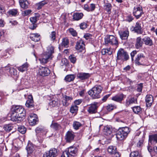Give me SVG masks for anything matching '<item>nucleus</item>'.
Masks as SVG:
<instances>
[{
    "instance_id": "obj_40",
    "label": "nucleus",
    "mask_w": 157,
    "mask_h": 157,
    "mask_svg": "<svg viewBox=\"0 0 157 157\" xmlns=\"http://www.w3.org/2000/svg\"><path fill=\"white\" fill-rule=\"evenodd\" d=\"M18 11L17 9H12L8 11V13L9 15L12 16H16L17 13Z\"/></svg>"
},
{
    "instance_id": "obj_48",
    "label": "nucleus",
    "mask_w": 157,
    "mask_h": 157,
    "mask_svg": "<svg viewBox=\"0 0 157 157\" xmlns=\"http://www.w3.org/2000/svg\"><path fill=\"white\" fill-rule=\"evenodd\" d=\"M69 33L74 36H76L77 35L76 31L73 29H69Z\"/></svg>"
},
{
    "instance_id": "obj_14",
    "label": "nucleus",
    "mask_w": 157,
    "mask_h": 157,
    "mask_svg": "<svg viewBox=\"0 0 157 157\" xmlns=\"http://www.w3.org/2000/svg\"><path fill=\"white\" fill-rule=\"evenodd\" d=\"M36 115L35 114H31L28 117V120L31 125H34L37 122V118L36 117Z\"/></svg>"
},
{
    "instance_id": "obj_41",
    "label": "nucleus",
    "mask_w": 157,
    "mask_h": 157,
    "mask_svg": "<svg viewBox=\"0 0 157 157\" xmlns=\"http://www.w3.org/2000/svg\"><path fill=\"white\" fill-rule=\"evenodd\" d=\"M116 108V105L110 104L107 105L106 107V109L107 110L109 111H110L113 110L114 109Z\"/></svg>"
},
{
    "instance_id": "obj_54",
    "label": "nucleus",
    "mask_w": 157,
    "mask_h": 157,
    "mask_svg": "<svg viewBox=\"0 0 157 157\" xmlns=\"http://www.w3.org/2000/svg\"><path fill=\"white\" fill-rule=\"evenodd\" d=\"M61 157H69V149L63 152Z\"/></svg>"
},
{
    "instance_id": "obj_6",
    "label": "nucleus",
    "mask_w": 157,
    "mask_h": 157,
    "mask_svg": "<svg viewBox=\"0 0 157 157\" xmlns=\"http://www.w3.org/2000/svg\"><path fill=\"white\" fill-rule=\"evenodd\" d=\"M105 42L106 44H110L117 45L118 44V41L117 38L112 35H107L105 38Z\"/></svg>"
},
{
    "instance_id": "obj_43",
    "label": "nucleus",
    "mask_w": 157,
    "mask_h": 157,
    "mask_svg": "<svg viewBox=\"0 0 157 157\" xmlns=\"http://www.w3.org/2000/svg\"><path fill=\"white\" fill-rule=\"evenodd\" d=\"M57 99L52 100L49 103V105L51 107H54L57 106L58 105V101Z\"/></svg>"
},
{
    "instance_id": "obj_34",
    "label": "nucleus",
    "mask_w": 157,
    "mask_h": 157,
    "mask_svg": "<svg viewBox=\"0 0 157 157\" xmlns=\"http://www.w3.org/2000/svg\"><path fill=\"white\" fill-rule=\"evenodd\" d=\"M78 106L76 105H74L71 107L70 111L73 115V116L76 114L78 111Z\"/></svg>"
},
{
    "instance_id": "obj_9",
    "label": "nucleus",
    "mask_w": 157,
    "mask_h": 157,
    "mask_svg": "<svg viewBox=\"0 0 157 157\" xmlns=\"http://www.w3.org/2000/svg\"><path fill=\"white\" fill-rule=\"evenodd\" d=\"M35 131L36 135L37 137H42L44 135H46L48 132L47 129L42 126L36 127L35 129Z\"/></svg>"
},
{
    "instance_id": "obj_44",
    "label": "nucleus",
    "mask_w": 157,
    "mask_h": 157,
    "mask_svg": "<svg viewBox=\"0 0 157 157\" xmlns=\"http://www.w3.org/2000/svg\"><path fill=\"white\" fill-rule=\"evenodd\" d=\"M130 157H141V155L138 151L132 152L130 155Z\"/></svg>"
},
{
    "instance_id": "obj_53",
    "label": "nucleus",
    "mask_w": 157,
    "mask_h": 157,
    "mask_svg": "<svg viewBox=\"0 0 157 157\" xmlns=\"http://www.w3.org/2000/svg\"><path fill=\"white\" fill-rule=\"evenodd\" d=\"M80 28L82 29H84L87 28V24L85 22H83L79 25Z\"/></svg>"
},
{
    "instance_id": "obj_18",
    "label": "nucleus",
    "mask_w": 157,
    "mask_h": 157,
    "mask_svg": "<svg viewBox=\"0 0 157 157\" xmlns=\"http://www.w3.org/2000/svg\"><path fill=\"white\" fill-rule=\"evenodd\" d=\"M103 132L104 134L106 136H112V128L109 125H106L103 128Z\"/></svg>"
},
{
    "instance_id": "obj_49",
    "label": "nucleus",
    "mask_w": 157,
    "mask_h": 157,
    "mask_svg": "<svg viewBox=\"0 0 157 157\" xmlns=\"http://www.w3.org/2000/svg\"><path fill=\"white\" fill-rule=\"evenodd\" d=\"M10 73L12 75L15 76L17 75V70L14 68H12L10 70Z\"/></svg>"
},
{
    "instance_id": "obj_42",
    "label": "nucleus",
    "mask_w": 157,
    "mask_h": 157,
    "mask_svg": "<svg viewBox=\"0 0 157 157\" xmlns=\"http://www.w3.org/2000/svg\"><path fill=\"white\" fill-rule=\"evenodd\" d=\"M26 150L29 153H32L33 151L34 148L31 144H28L26 147Z\"/></svg>"
},
{
    "instance_id": "obj_32",
    "label": "nucleus",
    "mask_w": 157,
    "mask_h": 157,
    "mask_svg": "<svg viewBox=\"0 0 157 157\" xmlns=\"http://www.w3.org/2000/svg\"><path fill=\"white\" fill-rule=\"evenodd\" d=\"M137 103V100L133 97L128 98V99L126 100V105L129 106L130 104Z\"/></svg>"
},
{
    "instance_id": "obj_47",
    "label": "nucleus",
    "mask_w": 157,
    "mask_h": 157,
    "mask_svg": "<svg viewBox=\"0 0 157 157\" xmlns=\"http://www.w3.org/2000/svg\"><path fill=\"white\" fill-rule=\"evenodd\" d=\"M56 33L55 31H52L50 35V38L51 40L54 41L56 39Z\"/></svg>"
},
{
    "instance_id": "obj_22",
    "label": "nucleus",
    "mask_w": 157,
    "mask_h": 157,
    "mask_svg": "<svg viewBox=\"0 0 157 157\" xmlns=\"http://www.w3.org/2000/svg\"><path fill=\"white\" fill-rule=\"evenodd\" d=\"M91 75V74L88 73H80L78 75V77L80 79L83 80L88 78Z\"/></svg>"
},
{
    "instance_id": "obj_24",
    "label": "nucleus",
    "mask_w": 157,
    "mask_h": 157,
    "mask_svg": "<svg viewBox=\"0 0 157 157\" xmlns=\"http://www.w3.org/2000/svg\"><path fill=\"white\" fill-rule=\"evenodd\" d=\"M19 3L20 6L22 8L25 9L28 8L29 3L26 0H19Z\"/></svg>"
},
{
    "instance_id": "obj_39",
    "label": "nucleus",
    "mask_w": 157,
    "mask_h": 157,
    "mask_svg": "<svg viewBox=\"0 0 157 157\" xmlns=\"http://www.w3.org/2000/svg\"><path fill=\"white\" fill-rule=\"evenodd\" d=\"M132 110L134 113L139 114L140 113L141 109L139 106H135L132 108Z\"/></svg>"
},
{
    "instance_id": "obj_23",
    "label": "nucleus",
    "mask_w": 157,
    "mask_h": 157,
    "mask_svg": "<svg viewBox=\"0 0 157 157\" xmlns=\"http://www.w3.org/2000/svg\"><path fill=\"white\" fill-rule=\"evenodd\" d=\"M112 8V6L110 3L108 2H104V9L109 14H111Z\"/></svg>"
},
{
    "instance_id": "obj_10",
    "label": "nucleus",
    "mask_w": 157,
    "mask_h": 157,
    "mask_svg": "<svg viewBox=\"0 0 157 157\" xmlns=\"http://www.w3.org/2000/svg\"><path fill=\"white\" fill-rule=\"evenodd\" d=\"M57 150L54 148H52L45 152L43 157H56L57 155Z\"/></svg>"
},
{
    "instance_id": "obj_27",
    "label": "nucleus",
    "mask_w": 157,
    "mask_h": 157,
    "mask_svg": "<svg viewBox=\"0 0 157 157\" xmlns=\"http://www.w3.org/2000/svg\"><path fill=\"white\" fill-rule=\"evenodd\" d=\"M142 40L146 45L151 46L153 44L152 40L149 37H145L142 39Z\"/></svg>"
},
{
    "instance_id": "obj_36",
    "label": "nucleus",
    "mask_w": 157,
    "mask_h": 157,
    "mask_svg": "<svg viewBox=\"0 0 157 157\" xmlns=\"http://www.w3.org/2000/svg\"><path fill=\"white\" fill-rule=\"evenodd\" d=\"M69 44V40L67 38H64L63 39L62 42L61 43V45L65 48H67L68 47Z\"/></svg>"
},
{
    "instance_id": "obj_19",
    "label": "nucleus",
    "mask_w": 157,
    "mask_h": 157,
    "mask_svg": "<svg viewBox=\"0 0 157 157\" xmlns=\"http://www.w3.org/2000/svg\"><path fill=\"white\" fill-rule=\"evenodd\" d=\"M146 105L147 107H150L153 101V97L151 95H147L145 98Z\"/></svg>"
},
{
    "instance_id": "obj_3",
    "label": "nucleus",
    "mask_w": 157,
    "mask_h": 157,
    "mask_svg": "<svg viewBox=\"0 0 157 157\" xmlns=\"http://www.w3.org/2000/svg\"><path fill=\"white\" fill-rule=\"evenodd\" d=\"M129 132V129L128 127L120 128L117 132L116 138L120 140H124L126 138Z\"/></svg>"
},
{
    "instance_id": "obj_50",
    "label": "nucleus",
    "mask_w": 157,
    "mask_h": 157,
    "mask_svg": "<svg viewBox=\"0 0 157 157\" xmlns=\"http://www.w3.org/2000/svg\"><path fill=\"white\" fill-rule=\"evenodd\" d=\"M75 136L74 133L72 131L69 130V141L70 140H73Z\"/></svg>"
},
{
    "instance_id": "obj_61",
    "label": "nucleus",
    "mask_w": 157,
    "mask_h": 157,
    "mask_svg": "<svg viewBox=\"0 0 157 157\" xmlns=\"http://www.w3.org/2000/svg\"><path fill=\"white\" fill-rule=\"evenodd\" d=\"M110 94H108L105 95L102 99V100L104 102L106 101L107 98L110 96Z\"/></svg>"
},
{
    "instance_id": "obj_2",
    "label": "nucleus",
    "mask_w": 157,
    "mask_h": 157,
    "mask_svg": "<svg viewBox=\"0 0 157 157\" xmlns=\"http://www.w3.org/2000/svg\"><path fill=\"white\" fill-rule=\"evenodd\" d=\"M103 90V87L100 85H97L94 86L88 92V93L93 99L99 98L101 93Z\"/></svg>"
},
{
    "instance_id": "obj_12",
    "label": "nucleus",
    "mask_w": 157,
    "mask_h": 157,
    "mask_svg": "<svg viewBox=\"0 0 157 157\" xmlns=\"http://www.w3.org/2000/svg\"><path fill=\"white\" fill-rule=\"evenodd\" d=\"M75 48L76 49L80 52H83L85 48V44L84 41L81 39L78 40L77 42Z\"/></svg>"
},
{
    "instance_id": "obj_20",
    "label": "nucleus",
    "mask_w": 157,
    "mask_h": 157,
    "mask_svg": "<svg viewBox=\"0 0 157 157\" xmlns=\"http://www.w3.org/2000/svg\"><path fill=\"white\" fill-rule=\"evenodd\" d=\"M134 30L138 34H141L142 33L141 23L140 22L138 21L136 22L135 26L134 28Z\"/></svg>"
},
{
    "instance_id": "obj_21",
    "label": "nucleus",
    "mask_w": 157,
    "mask_h": 157,
    "mask_svg": "<svg viewBox=\"0 0 157 157\" xmlns=\"http://www.w3.org/2000/svg\"><path fill=\"white\" fill-rule=\"evenodd\" d=\"M143 44L142 40L140 37H137L136 40L135 44L136 48L137 49H140L142 47Z\"/></svg>"
},
{
    "instance_id": "obj_56",
    "label": "nucleus",
    "mask_w": 157,
    "mask_h": 157,
    "mask_svg": "<svg viewBox=\"0 0 157 157\" xmlns=\"http://www.w3.org/2000/svg\"><path fill=\"white\" fill-rule=\"evenodd\" d=\"M95 8V5L94 4H91L90 7V11H93Z\"/></svg>"
},
{
    "instance_id": "obj_26",
    "label": "nucleus",
    "mask_w": 157,
    "mask_h": 157,
    "mask_svg": "<svg viewBox=\"0 0 157 157\" xmlns=\"http://www.w3.org/2000/svg\"><path fill=\"white\" fill-rule=\"evenodd\" d=\"M69 151H70V152H69V157H70V155L71 157H74L76 155L77 149L75 147H70Z\"/></svg>"
},
{
    "instance_id": "obj_59",
    "label": "nucleus",
    "mask_w": 157,
    "mask_h": 157,
    "mask_svg": "<svg viewBox=\"0 0 157 157\" xmlns=\"http://www.w3.org/2000/svg\"><path fill=\"white\" fill-rule=\"evenodd\" d=\"M82 101V100L81 99H78L75 100L74 101V103L75 105H79Z\"/></svg>"
},
{
    "instance_id": "obj_31",
    "label": "nucleus",
    "mask_w": 157,
    "mask_h": 157,
    "mask_svg": "<svg viewBox=\"0 0 157 157\" xmlns=\"http://www.w3.org/2000/svg\"><path fill=\"white\" fill-rule=\"evenodd\" d=\"M83 16V14L82 13H75L73 15V19L74 20L78 21L82 18Z\"/></svg>"
},
{
    "instance_id": "obj_7",
    "label": "nucleus",
    "mask_w": 157,
    "mask_h": 157,
    "mask_svg": "<svg viewBox=\"0 0 157 157\" xmlns=\"http://www.w3.org/2000/svg\"><path fill=\"white\" fill-rule=\"evenodd\" d=\"M133 13L136 19L139 18L144 13L142 7L140 6H136L133 9Z\"/></svg>"
},
{
    "instance_id": "obj_5",
    "label": "nucleus",
    "mask_w": 157,
    "mask_h": 157,
    "mask_svg": "<svg viewBox=\"0 0 157 157\" xmlns=\"http://www.w3.org/2000/svg\"><path fill=\"white\" fill-rule=\"evenodd\" d=\"M129 58V56L127 52L123 49H120L117 52V60L124 61L127 60Z\"/></svg>"
},
{
    "instance_id": "obj_17",
    "label": "nucleus",
    "mask_w": 157,
    "mask_h": 157,
    "mask_svg": "<svg viewBox=\"0 0 157 157\" xmlns=\"http://www.w3.org/2000/svg\"><path fill=\"white\" fill-rule=\"evenodd\" d=\"M119 33L122 40H126L128 36L129 31L128 29H126L123 31L119 32Z\"/></svg>"
},
{
    "instance_id": "obj_52",
    "label": "nucleus",
    "mask_w": 157,
    "mask_h": 157,
    "mask_svg": "<svg viewBox=\"0 0 157 157\" xmlns=\"http://www.w3.org/2000/svg\"><path fill=\"white\" fill-rule=\"evenodd\" d=\"M143 87V84L140 83L137 85V90L138 92H141L142 91V89Z\"/></svg>"
},
{
    "instance_id": "obj_58",
    "label": "nucleus",
    "mask_w": 157,
    "mask_h": 157,
    "mask_svg": "<svg viewBox=\"0 0 157 157\" xmlns=\"http://www.w3.org/2000/svg\"><path fill=\"white\" fill-rule=\"evenodd\" d=\"M30 21L33 24H34L36 22L37 20L34 17H33L30 18Z\"/></svg>"
},
{
    "instance_id": "obj_1",
    "label": "nucleus",
    "mask_w": 157,
    "mask_h": 157,
    "mask_svg": "<svg viewBox=\"0 0 157 157\" xmlns=\"http://www.w3.org/2000/svg\"><path fill=\"white\" fill-rule=\"evenodd\" d=\"M25 111L21 106L13 105L8 116L12 121L19 123L25 118Z\"/></svg>"
},
{
    "instance_id": "obj_60",
    "label": "nucleus",
    "mask_w": 157,
    "mask_h": 157,
    "mask_svg": "<svg viewBox=\"0 0 157 157\" xmlns=\"http://www.w3.org/2000/svg\"><path fill=\"white\" fill-rule=\"evenodd\" d=\"M133 19V18L132 17L131 15H129L127 17L126 20L129 22H130L132 21Z\"/></svg>"
},
{
    "instance_id": "obj_55",
    "label": "nucleus",
    "mask_w": 157,
    "mask_h": 157,
    "mask_svg": "<svg viewBox=\"0 0 157 157\" xmlns=\"http://www.w3.org/2000/svg\"><path fill=\"white\" fill-rule=\"evenodd\" d=\"M92 36V35L88 33H87L84 34L83 37L86 40H88L91 39Z\"/></svg>"
},
{
    "instance_id": "obj_45",
    "label": "nucleus",
    "mask_w": 157,
    "mask_h": 157,
    "mask_svg": "<svg viewBox=\"0 0 157 157\" xmlns=\"http://www.w3.org/2000/svg\"><path fill=\"white\" fill-rule=\"evenodd\" d=\"M18 130L22 134L25 133L26 131V128L24 126H20L18 128Z\"/></svg>"
},
{
    "instance_id": "obj_28",
    "label": "nucleus",
    "mask_w": 157,
    "mask_h": 157,
    "mask_svg": "<svg viewBox=\"0 0 157 157\" xmlns=\"http://www.w3.org/2000/svg\"><path fill=\"white\" fill-rule=\"evenodd\" d=\"M40 35L38 33H33L30 35V38L35 42H37L40 40Z\"/></svg>"
},
{
    "instance_id": "obj_8",
    "label": "nucleus",
    "mask_w": 157,
    "mask_h": 157,
    "mask_svg": "<svg viewBox=\"0 0 157 157\" xmlns=\"http://www.w3.org/2000/svg\"><path fill=\"white\" fill-rule=\"evenodd\" d=\"M146 57L143 53L138 54L135 59L136 64L138 65H143L146 61Z\"/></svg>"
},
{
    "instance_id": "obj_64",
    "label": "nucleus",
    "mask_w": 157,
    "mask_h": 157,
    "mask_svg": "<svg viewBox=\"0 0 157 157\" xmlns=\"http://www.w3.org/2000/svg\"><path fill=\"white\" fill-rule=\"evenodd\" d=\"M113 157H120V155L119 153L117 152L116 151L115 153H114V154H112Z\"/></svg>"
},
{
    "instance_id": "obj_46",
    "label": "nucleus",
    "mask_w": 157,
    "mask_h": 157,
    "mask_svg": "<svg viewBox=\"0 0 157 157\" xmlns=\"http://www.w3.org/2000/svg\"><path fill=\"white\" fill-rule=\"evenodd\" d=\"M69 60L73 63H75L76 61V56L74 55H71L69 56Z\"/></svg>"
},
{
    "instance_id": "obj_13",
    "label": "nucleus",
    "mask_w": 157,
    "mask_h": 157,
    "mask_svg": "<svg viewBox=\"0 0 157 157\" xmlns=\"http://www.w3.org/2000/svg\"><path fill=\"white\" fill-rule=\"evenodd\" d=\"M50 71L49 69L46 67H41L39 70V73L40 75L43 76H48Z\"/></svg>"
},
{
    "instance_id": "obj_15",
    "label": "nucleus",
    "mask_w": 157,
    "mask_h": 157,
    "mask_svg": "<svg viewBox=\"0 0 157 157\" xmlns=\"http://www.w3.org/2000/svg\"><path fill=\"white\" fill-rule=\"evenodd\" d=\"M157 143V134L149 136V144L154 145Z\"/></svg>"
},
{
    "instance_id": "obj_63",
    "label": "nucleus",
    "mask_w": 157,
    "mask_h": 157,
    "mask_svg": "<svg viewBox=\"0 0 157 157\" xmlns=\"http://www.w3.org/2000/svg\"><path fill=\"white\" fill-rule=\"evenodd\" d=\"M75 77L74 75H69V82L73 81Z\"/></svg>"
},
{
    "instance_id": "obj_37",
    "label": "nucleus",
    "mask_w": 157,
    "mask_h": 157,
    "mask_svg": "<svg viewBox=\"0 0 157 157\" xmlns=\"http://www.w3.org/2000/svg\"><path fill=\"white\" fill-rule=\"evenodd\" d=\"M13 128L12 124H8L5 125L3 126V128L5 131L9 132Z\"/></svg>"
},
{
    "instance_id": "obj_33",
    "label": "nucleus",
    "mask_w": 157,
    "mask_h": 157,
    "mask_svg": "<svg viewBox=\"0 0 157 157\" xmlns=\"http://www.w3.org/2000/svg\"><path fill=\"white\" fill-rule=\"evenodd\" d=\"M116 148L115 147L113 146H109L108 149L107 150L108 152L111 155L114 154L115 153L116 151Z\"/></svg>"
},
{
    "instance_id": "obj_30",
    "label": "nucleus",
    "mask_w": 157,
    "mask_h": 157,
    "mask_svg": "<svg viewBox=\"0 0 157 157\" xmlns=\"http://www.w3.org/2000/svg\"><path fill=\"white\" fill-rule=\"evenodd\" d=\"M48 2V0H44L36 4L37 6V9L40 10L45 5L47 4Z\"/></svg>"
},
{
    "instance_id": "obj_38",
    "label": "nucleus",
    "mask_w": 157,
    "mask_h": 157,
    "mask_svg": "<svg viewBox=\"0 0 157 157\" xmlns=\"http://www.w3.org/2000/svg\"><path fill=\"white\" fill-rule=\"evenodd\" d=\"M51 127L52 128L56 130H58L61 128V126L56 123H52L51 125Z\"/></svg>"
},
{
    "instance_id": "obj_25",
    "label": "nucleus",
    "mask_w": 157,
    "mask_h": 157,
    "mask_svg": "<svg viewBox=\"0 0 157 157\" xmlns=\"http://www.w3.org/2000/svg\"><path fill=\"white\" fill-rule=\"evenodd\" d=\"M124 96L123 94H121L112 97V99L117 102H121L123 100Z\"/></svg>"
},
{
    "instance_id": "obj_11",
    "label": "nucleus",
    "mask_w": 157,
    "mask_h": 157,
    "mask_svg": "<svg viewBox=\"0 0 157 157\" xmlns=\"http://www.w3.org/2000/svg\"><path fill=\"white\" fill-rule=\"evenodd\" d=\"M98 107V103L97 102H94L90 105L87 111L90 113H95L97 112Z\"/></svg>"
},
{
    "instance_id": "obj_62",
    "label": "nucleus",
    "mask_w": 157,
    "mask_h": 157,
    "mask_svg": "<svg viewBox=\"0 0 157 157\" xmlns=\"http://www.w3.org/2000/svg\"><path fill=\"white\" fill-rule=\"evenodd\" d=\"M106 50L107 51H106L107 53L109 55H111L112 53L113 50L111 48H108L106 49Z\"/></svg>"
},
{
    "instance_id": "obj_4",
    "label": "nucleus",
    "mask_w": 157,
    "mask_h": 157,
    "mask_svg": "<svg viewBox=\"0 0 157 157\" xmlns=\"http://www.w3.org/2000/svg\"><path fill=\"white\" fill-rule=\"evenodd\" d=\"M53 52V47L52 46L49 47L47 49V51L44 53L42 57L39 59L40 63L42 64L46 63L48 61V59L50 58Z\"/></svg>"
},
{
    "instance_id": "obj_51",
    "label": "nucleus",
    "mask_w": 157,
    "mask_h": 157,
    "mask_svg": "<svg viewBox=\"0 0 157 157\" xmlns=\"http://www.w3.org/2000/svg\"><path fill=\"white\" fill-rule=\"evenodd\" d=\"M32 11L30 10H25L22 13V15L25 17L29 15L31 12Z\"/></svg>"
},
{
    "instance_id": "obj_16",
    "label": "nucleus",
    "mask_w": 157,
    "mask_h": 157,
    "mask_svg": "<svg viewBox=\"0 0 157 157\" xmlns=\"http://www.w3.org/2000/svg\"><path fill=\"white\" fill-rule=\"evenodd\" d=\"M34 105L33 97L32 95H29L28 99L25 103L26 106L29 108H32L34 107Z\"/></svg>"
},
{
    "instance_id": "obj_29",
    "label": "nucleus",
    "mask_w": 157,
    "mask_h": 157,
    "mask_svg": "<svg viewBox=\"0 0 157 157\" xmlns=\"http://www.w3.org/2000/svg\"><path fill=\"white\" fill-rule=\"evenodd\" d=\"M29 64L27 63L26 62L21 66L17 67V68L19 71L23 72L27 70Z\"/></svg>"
},
{
    "instance_id": "obj_57",
    "label": "nucleus",
    "mask_w": 157,
    "mask_h": 157,
    "mask_svg": "<svg viewBox=\"0 0 157 157\" xmlns=\"http://www.w3.org/2000/svg\"><path fill=\"white\" fill-rule=\"evenodd\" d=\"M137 53V51L136 50L133 51L132 52L131 54V56L132 58V60H133L134 59V57L135 55Z\"/></svg>"
},
{
    "instance_id": "obj_35",
    "label": "nucleus",
    "mask_w": 157,
    "mask_h": 157,
    "mask_svg": "<svg viewBox=\"0 0 157 157\" xmlns=\"http://www.w3.org/2000/svg\"><path fill=\"white\" fill-rule=\"evenodd\" d=\"M82 125L80 122L77 121H74L73 124V127L76 130L78 129Z\"/></svg>"
}]
</instances>
